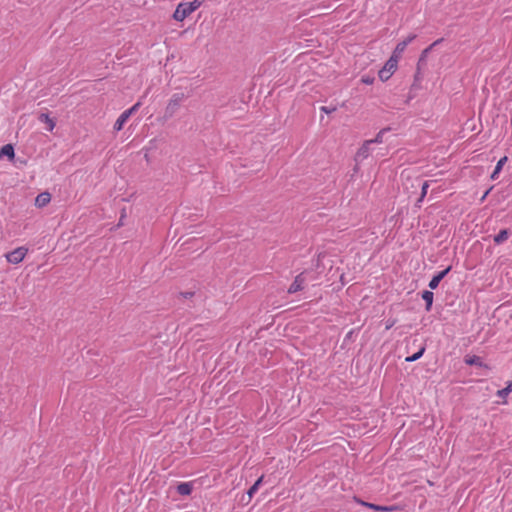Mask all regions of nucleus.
Returning a JSON list of instances; mask_svg holds the SVG:
<instances>
[{
	"instance_id": "obj_23",
	"label": "nucleus",
	"mask_w": 512,
	"mask_h": 512,
	"mask_svg": "<svg viewBox=\"0 0 512 512\" xmlns=\"http://www.w3.org/2000/svg\"><path fill=\"white\" fill-rule=\"evenodd\" d=\"M140 106H141V103H140V102H137V103H135L131 108H129V109H127V110H125V112H126L129 116H131L133 113H135V112L139 109V107H140Z\"/></svg>"
},
{
	"instance_id": "obj_27",
	"label": "nucleus",
	"mask_w": 512,
	"mask_h": 512,
	"mask_svg": "<svg viewBox=\"0 0 512 512\" xmlns=\"http://www.w3.org/2000/svg\"><path fill=\"white\" fill-rule=\"evenodd\" d=\"M490 190H487L484 195L482 196L481 198V201H484V199L487 197L488 193H489Z\"/></svg>"
},
{
	"instance_id": "obj_10",
	"label": "nucleus",
	"mask_w": 512,
	"mask_h": 512,
	"mask_svg": "<svg viewBox=\"0 0 512 512\" xmlns=\"http://www.w3.org/2000/svg\"><path fill=\"white\" fill-rule=\"evenodd\" d=\"M4 156L8 157L10 160L14 158L15 152L12 144H6L0 148V158Z\"/></svg>"
},
{
	"instance_id": "obj_8",
	"label": "nucleus",
	"mask_w": 512,
	"mask_h": 512,
	"mask_svg": "<svg viewBox=\"0 0 512 512\" xmlns=\"http://www.w3.org/2000/svg\"><path fill=\"white\" fill-rule=\"evenodd\" d=\"M450 270H451V266H448L443 271H440L436 275H434L429 282V288L431 290L436 289L438 287L440 281L449 273Z\"/></svg>"
},
{
	"instance_id": "obj_18",
	"label": "nucleus",
	"mask_w": 512,
	"mask_h": 512,
	"mask_svg": "<svg viewBox=\"0 0 512 512\" xmlns=\"http://www.w3.org/2000/svg\"><path fill=\"white\" fill-rule=\"evenodd\" d=\"M512 392V380L507 383V386L501 390L497 391V396L506 399L509 393Z\"/></svg>"
},
{
	"instance_id": "obj_19",
	"label": "nucleus",
	"mask_w": 512,
	"mask_h": 512,
	"mask_svg": "<svg viewBox=\"0 0 512 512\" xmlns=\"http://www.w3.org/2000/svg\"><path fill=\"white\" fill-rule=\"evenodd\" d=\"M263 476L257 479V481L249 488L247 494L251 498L258 490L260 484L262 483Z\"/></svg>"
},
{
	"instance_id": "obj_7",
	"label": "nucleus",
	"mask_w": 512,
	"mask_h": 512,
	"mask_svg": "<svg viewBox=\"0 0 512 512\" xmlns=\"http://www.w3.org/2000/svg\"><path fill=\"white\" fill-rule=\"evenodd\" d=\"M305 282H306V279L304 277V274L300 273L299 275H297L295 277L294 281L288 288V293L293 294L298 291H301L304 288Z\"/></svg>"
},
{
	"instance_id": "obj_20",
	"label": "nucleus",
	"mask_w": 512,
	"mask_h": 512,
	"mask_svg": "<svg viewBox=\"0 0 512 512\" xmlns=\"http://www.w3.org/2000/svg\"><path fill=\"white\" fill-rule=\"evenodd\" d=\"M425 351V348L422 347L418 352L414 353L412 356H409L405 359L406 362H414L422 357L423 353Z\"/></svg>"
},
{
	"instance_id": "obj_9",
	"label": "nucleus",
	"mask_w": 512,
	"mask_h": 512,
	"mask_svg": "<svg viewBox=\"0 0 512 512\" xmlns=\"http://www.w3.org/2000/svg\"><path fill=\"white\" fill-rule=\"evenodd\" d=\"M51 201V195L48 192H43L37 195L35 205L39 208L46 206Z\"/></svg>"
},
{
	"instance_id": "obj_13",
	"label": "nucleus",
	"mask_w": 512,
	"mask_h": 512,
	"mask_svg": "<svg viewBox=\"0 0 512 512\" xmlns=\"http://www.w3.org/2000/svg\"><path fill=\"white\" fill-rule=\"evenodd\" d=\"M129 118L130 116L125 111L121 113V115L118 117L114 124V130L120 131Z\"/></svg>"
},
{
	"instance_id": "obj_5",
	"label": "nucleus",
	"mask_w": 512,
	"mask_h": 512,
	"mask_svg": "<svg viewBox=\"0 0 512 512\" xmlns=\"http://www.w3.org/2000/svg\"><path fill=\"white\" fill-rule=\"evenodd\" d=\"M183 99H184L183 94H174L167 104L166 114L169 116H172L179 108Z\"/></svg>"
},
{
	"instance_id": "obj_28",
	"label": "nucleus",
	"mask_w": 512,
	"mask_h": 512,
	"mask_svg": "<svg viewBox=\"0 0 512 512\" xmlns=\"http://www.w3.org/2000/svg\"><path fill=\"white\" fill-rule=\"evenodd\" d=\"M468 364H474L475 363V360H467L466 361Z\"/></svg>"
},
{
	"instance_id": "obj_25",
	"label": "nucleus",
	"mask_w": 512,
	"mask_h": 512,
	"mask_svg": "<svg viewBox=\"0 0 512 512\" xmlns=\"http://www.w3.org/2000/svg\"><path fill=\"white\" fill-rule=\"evenodd\" d=\"M320 110H321L322 112L326 113V114H330V113L334 112V111L336 110V108H335V107L322 106V107L320 108Z\"/></svg>"
},
{
	"instance_id": "obj_15",
	"label": "nucleus",
	"mask_w": 512,
	"mask_h": 512,
	"mask_svg": "<svg viewBox=\"0 0 512 512\" xmlns=\"http://www.w3.org/2000/svg\"><path fill=\"white\" fill-rule=\"evenodd\" d=\"M508 158L507 156H504L502 158L499 159V161L497 162L495 168H494V171L493 173L491 174V178L492 179H496L498 174L500 173V171L502 170L504 164L507 162Z\"/></svg>"
},
{
	"instance_id": "obj_12",
	"label": "nucleus",
	"mask_w": 512,
	"mask_h": 512,
	"mask_svg": "<svg viewBox=\"0 0 512 512\" xmlns=\"http://www.w3.org/2000/svg\"><path fill=\"white\" fill-rule=\"evenodd\" d=\"M177 492L180 494V495H183V496H187V495H190L191 492H192V484L189 483V482H183V483H180L178 486H177Z\"/></svg>"
},
{
	"instance_id": "obj_6",
	"label": "nucleus",
	"mask_w": 512,
	"mask_h": 512,
	"mask_svg": "<svg viewBox=\"0 0 512 512\" xmlns=\"http://www.w3.org/2000/svg\"><path fill=\"white\" fill-rule=\"evenodd\" d=\"M415 35H409L405 40L399 42L397 46L395 47L393 54L391 57H396L397 61H399V58L401 57L402 53L405 51L407 45L411 43L415 39Z\"/></svg>"
},
{
	"instance_id": "obj_16",
	"label": "nucleus",
	"mask_w": 512,
	"mask_h": 512,
	"mask_svg": "<svg viewBox=\"0 0 512 512\" xmlns=\"http://www.w3.org/2000/svg\"><path fill=\"white\" fill-rule=\"evenodd\" d=\"M509 237V232L507 229H502L500 232L494 236V242L496 244H502L504 243Z\"/></svg>"
},
{
	"instance_id": "obj_21",
	"label": "nucleus",
	"mask_w": 512,
	"mask_h": 512,
	"mask_svg": "<svg viewBox=\"0 0 512 512\" xmlns=\"http://www.w3.org/2000/svg\"><path fill=\"white\" fill-rule=\"evenodd\" d=\"M428 188H429V182L428 181L423 182L422 187H421V195H420V198L418 199V204H420L423 201V199L425 198Z\"/></svg>"
},
{
	"instance_id": "obj_11",
	"label": "nucleus",
	"mask_w": 512,
	"mask_h": 512,
	"mask_svg": "<svg viewBox=\"0 0 512 512\" xmlns=\"http://www.w3.org/2000/svg\"><path fill=\"white\" fill-rule=\"evenodd\" d=\"M39 120L47 125L48 131H53L56 126V122L46 113H42L39 116Z\"/></svg>"
},
{
	"instance_id": "obj_22",
	"label": "nucleus",
	"mask_w": 512,
	"mask_h": 512,
	"mask_svg": "<svg viewBox=\"0 0 512 512\" xmlns=\"http://www.w3.org/2000/svg\"><path fill=\"white\" fill-rule=\"evenodd\" d=\"M386 132V129H382L380 130L376 137L374 139H370L369 141H373V145L374 144H381L383 142V135L384 133Z\"/></svg>"
},
{
	"instance_id": "obj_3",
	"label": "nucleus",
	"mask_w": 512,
	"mask_h": 512,
	"mask_svg": "<svg viewBox=\"0 0 512 512\" xmlns=\"http://www.w3.org/2000/svg\"><path fill=\"white\" fill-rule=\"evenodd\" d=\"M373 152V141L366 140L360 146L355 154V161L357 163L364 161L367 159Z\"/></svg>"
},
{
	"instance_id": "obj_17",
	"label": "nucleus",
	"mask_w": 512,
	"mask_h": 512,
	"mask_svg": "<svg viewBox=\"0 0 512 512\" xmlns=\"http://www.w3.org/2000/svg\"><path fill=\"white\" fill-rule=\"evenodd\" d=\"M362 504L366 507H369L375 511H385V512H390V511H393L394 510V507H390V506H380V505H376V504H372V503H367V502H362Z\"/></svg>"
},
{
	"instance_id": "obj_2",
	"label": "nucleus",
	"mask_w": 512,
	"mask_h": 512,
	"mask_svg": "<svg viewBox=\"0 0 512 512\" xmlns=\"http://www.w3.org/2000/svg\"><path fill=\"white\" fill-rule=\"evenodd\" d=\"M397 66L398 61L396 57H390L378 73L380 80L387 81L397 70Z\"/></svg>"
},
{
	"instance_id": "obj_26",
	"label": "nucleus",
	"mask_w": 512,
	"mask_h": 512,
	"mask_svg": "<svg viewBox=\"0 0 512 512\" xmlns=\"http://www.w3.org/2000/svg\"><path fill=\"white\" fill-rule=\"evenodd\" d=\"M439 41H435L430 47L426 48L424 51H423V56H425L433 46H435Z\"/></svg>"
},
{
	"instance_id": "obj_24",
	"label": "nucleus",
	"mask_w": 512,
	"mask_h": 512,
	"mask_svg": "<svg viewBox=\"0 0 512 512\" xmlns=\"http://www.w3.org/2000/svg\"><path fill=\"white\" fill-rule=\"evenodd\" d=\"M361 82L366 84V85H371L373 84L374 82V77H371V76H363L361 78Z\"/></svg>"
},
{
	"instance_id": "obj_1",
	"label": "nucleus",
	"mask_w": 512,
	"mask_h": 512,
	"mask_svg": "<svg viewBox=\"0 0 512 512\" xmlns=\"http://www.w3.org/2000/svg\"><path fill=\"white\" fill-rule=\"evenodd\" d=\"M204 2L205 0H193L191 2L179 3L173 13V19L178 22L184 21L188 16L195 12Z\"/></svg>"
},
{
	"instance_id": "obj_14",
	"label": "nucleus",
	"mask_w": 512,
	"mask_h": 512,
	"mask_svg": "<svg viewBox=\"0 0 512 512\" xmlns=\"http://www.w3.org/2000/svg\"><path fill=\"white\" fill-rule=\"evenodd\" d=\"M433 298H434V294L432 291H429V290L423 291L422 299L426 303V311H430L432 304H433Z\"/></svg>"
},
{
	"instance_id": "obj_4",
	"label": "nucleus",
	"mask_w": 512,
	"mask_h": 512,
	"mask_svg": "<svg viewBox=\"0 0 512 512\" xmlns=\"http://www.w3.org/2000/svg\"><path fill=\"white\" fill-rule=\"evenodd\" d=\"M27 252H28V249L21 246V247L14 249L13 251L5 254V258L11 264H19L25 258Z\"/></svg>"
}]
</instances>
